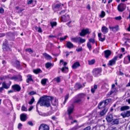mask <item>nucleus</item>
<instances>
[{"instance_id":"1","label":"nucleus","mask_w":130,"mask_h":130,"mask_svg":"<svg viewBox=\"0 0 130 130\" xmlns=\"http://www.w3.org/2000/svg\"><path fill=\"white\" fill-rule=\"evenodd\" d=\"M50 101L52 102V104L53 106H55L57 104V100L56 99H53L52 97L44 96L40 98L37 104V109L38 106L39 104L41 106H44L47 107H49L50 105Z\"/></svg>"},{"instance_id":"2","label":"nucleus","mask_w":130,"mask_h":130,"mask_svg":"<svg viewBox=\"0 0 130 130\" xmlns=\"http://www.w3.org/2000/svg\"><path fill=\"white\" fill-rule=\"evenodd\" d=\"M89 41L87 43V45L90 51L92 49V46L90 43H92L93 44L95 43V41L94 38H90L89 39Z\"/></svg>"},{"instance_id":"3","label":"nucleus","mask_w":130,"mask_h":130,"mask_svg":"<svg viewBox=\"0 0 130 130\" xmlns=\"http://www.w3.org/2000/svg\"><path fill=\"white\" fill-rule=\"evenodd\" d=\"M90 33V32L89 31V29L88 28H86L85 29H83L81 30L79 35L81 36H84L87 34H89Z\"/></svg>"},{"instance_id":"4","label":"nucleus","mask_w":130,"mask_h":130,"mask_svg":"<svg viewBox=\"0 0 130 130\" xmlns=\"http://www.w3.org/2000/svg\"><path fill=\"white\" fill-rule=\"evenodd\" d=\"M126 6L124 4L121 3L118 7V10L121 12L123 11L126 8Z\"/></svg>"},{"instance_id":"5","label":"nucleus","mask_w":130,"mask_h":130,"mask_svg":"<svg viewBox=\"0 0 130 130\" xmlns=\"http://www.w3.org/2000/svg\"><path fill=\"white\" fill-rule=\"evenodd\" d=\"M102 71L101 68H96L94 69L93 71V75L95 76H97Z\"/></svg>"},{"instance_id":"6","label":"nucleus","mask_w":130,"mask_h":130,"mask_svg":"<svg viewBox=\"0 0 130 130\" xmlns=\"http://www.w3.org/2000/svg\"><path fill=\"white\" fill-rule=\"evenodd\" d=\"M49 126L44 124H41L39 128V130H49Z\"/></svg>"},{"instance_id":"7","label":"nucleus","mask_w":130,"mask_h":130,"mask_svg":"<svg viewBox=\"0 0 130 130\" xmlns=\"http://www.w3.org/2000/svg\"><path fill=\"white\" fill-rule=\"evenodd\" d=\"M22 77L20 75L17 76H14L12 77H11L10 78V79H13L15 81H21L22 80Z\"/></svg>"},{"instance_id":"8","label":"nucleus","mask_w":130,"mask_h":130,"mask_svg":"<svg viewBox=\"0 0 130 130\" xmlns=\"http://www.w3.org/2000/svg\"><path fill=\"white\" fill-rule=\"evenodd\" d=\"M117 58L118 57L117 56L114 57L112 59L109 61L108 64L110 66H112L115 64L116 61L117 60Z\"/></svg>"},{"instance_id":"9","label":"nucleus","mask_w":130,"mask_h":130,"mask_svg":"<svg viewBox=\"0 0 130 130\" xmlns=\"http://www.w3.org/2000/svg\"><path fill=\"white\" fill-rule=\"evenodd\" d=\"M12 88L15 91L17 92L20 91L21 89L20 86L17 84H15L13 85Z\"/></svg>"},{"instance_id":"10","label":"nucleus","mask_w":130,"mask_h":130,"mask_svg":"<svg viewBox=\"0 0 130 130\" xmlns=\"http://www.w3.org/2000/svg\"><path fill=\"white\" fill-rule=\"evenodd\" d=\"M121 115L122 116L123 118L128 117L130 116V111H127L122 112L121 114Z\"/></svg>"},{"instance_id":"11","label":"nucleus","mask_w":130,"mask_h":130,"mask_svg":"<svg viewBox=\"0 0 130 130\" xmlns=\"http://www.w3.org/2000/svg\"><path fill=\"white\" fill-rule=\"evenodd\" d=\"M27 79L26 82L27 83H29L30 82H34V80L32 78V76L30 74L28 75L27 76Z\"/></svg>"},{"instance_id":"12","label":"nucleus","mask_w":130,"mask_h":130,"mask_svg":"<svg viewBox=\"0 0 130 130\" xmlns=\"http://www.w3.org/2000/svg\"><path fill=\"white\" fill-rule=\"evenodd\" d=\"M62 21L66 22L69 19V17L68 15H64L62 16L61 18Z\"/></svg>"},{"instance_id":"13","label":"nucleus","mask_w":130,"mask_h":130,"mask_svg":"<svg viewBox=\"0 0 130 130\" xmlns=\"http://www.w3.org/2000/svg\"><path fill=\"white\" fill-rule=\"evenodd\" d=\"M21 120L22 121H24L27 119L26 115L24 113H22L20 116Z\"/></svg>"},{"instance_id":"14","label":"nucleus","mask_w":130,"mask_h":130,"mask_svg":"<svg viewBox=\"0 0 130 130\" xmlns=\"http://www.w3.org/2000/svg\"><path fill=\"white\" fill-rule=\"evenodd\" d=\"M105 57L106 58H108L110 55L111 52V51L109 50H106L104 51Z\"/></svg>"},{"instance_id":"15","label":"nucleus","mask_w":130,"mask_h":130,"mask_svg":"<svg viewBox=\"0 0 130 130\" xmlns=\"http://www.w3.org/2000/svg\"><path fill=\"white\" fill-rule=\"evenodd\" d=\"M109 27L110 29L113 31H117L119 29V26L118 25H116L115 26L112 27L109 26Z\"/></svg>"},{"instance_id":"16","label":"nucleus","mask_w":130,"mask_h":130,"mask_svg":"<svg viewBox=\"0 0 130 130\" xmlns=\"http://www.w3.org/2000/svg\"><path fill=\"white\" fill-rule=\"evenodd\" d=\"M80 66V65L78 62H75L72 66V68L73 69H75L78 67Z\"/></svg>"},{"instance_id":"17","label":"nucleus","mask_w":130,"mask_h":130,"mask_svg":"<svg viewBox=\"0 0 130 130\" xmlns=\"http://www.w3.org/2000/svg\"><path fill=\"white\" fill-rule=\"evenodd\" d=\"M73 109L74 107L72 105L70 106L69 107L68 109V114L69 115H70L73 112Z\"/></svg>"},{"instance_id":"18","label":"nucleus","mask_w":130,"mask_h":130,"mask_svg":"<svg viewBox=\"0 0 130 130\" xmlns=\"http://www.w3.org/2000/svg\"><path fill=\"white\" fill-rule=\"evenodd\" d=\"M108 28L106 26H103L102 27L101 31L104 34L107 33L108 31Z\"/></svg>"},{"instance_id":"19","label":"nucleus","mask_w":130,"mask_h":130,"mask_svg":"<svg viewBox=\"0 0 130 130\" xmlns=\"http://www.w3.org/2000/svg\"><path fill=\"white\" fill-rule=\"evenodd\" d=\"M67 47L69 48H72L73 47V44L70 41H67L66 44Z\"/></svg>"},{"instance_id":"20","label":"nucleus","mask_w":130,"mask_h":130,"mask_svg":"<svg viewBox=\"0 0 130 130\" xmlns=\"http://www.w3.org/2000/svg\"><path fill=\"white\" fill-rule=\"evenodd\" d=\"M106 119L108 122H111L113 120V116L112 115H110L107 116Z\"/></svg>"},{"instance_id":"21","label":"nucleus","mask_w":130,"mask_h":130,"mask_svg":"<svg viewBox=\"0 0 130 130\" xmlns=\"http://www.w3.org/2000/svg\"><path fill=\"white\" fill-rule=\"evenodd\" d=\"M130 108V107L127 106H123L121 107L120 108L121 111L129 109Z\"/></svg>"},{"instance_id":"22","label":"nucleus","mask_w":130,"mask_h":130,"mask_svg":"<svg viewBox=\"0 0 130 130\" xmlns=\"http://www.w3.org/2000/svg\"><path fill=\"white\" fill-rule=\"evenodd\" d=\"M71 40L73 42L78 43L79 37H76L74 38H71Z\"/></svg>"},{"instance_id":"23","label":"nucleus","mask_w":130,"mask_h":130,"mask_svg":"<svg viewBox=\"0 0 130 130\" xmlns=\"http://www.w3.org/2000/svg\"><path fill=\"white\" fill-rule=\"evenodd\" d=\"M43 55L44 56L45 58L47 59H51L52 57L51 56L47 54L46 53H44L43 54Z\"/></svg>"},{"instance_id":"24","label":"nucleus","mask_w":130,"mask_h":130,"mask_svg":"<svg viewBox=\"0 0 130 130\" xmlns=\"http://www.w3.org/2000/svg\"><path fill=\"white\" fill-rule=\"evenodd\" d=\"M2 87H3V88L6 89H8L10 87V85H7L5 82H3L2 83Z\"/></svg>"},{"instance_id":"25","label":"nucleus","mask_w":130,"mask_h":130,"mask_svg":"<svg viewBox=\"0 0 130 130\" xmlns=\"http://www.w3.org/2000/svg\"><path fill=\"white\" fill-rule=\"evenodd\" d=\"M86 41V40L83 39L80 37H79V40L78 43H82Z\"/></svg>"},{"instance_id":"26","label":"nucleus","mask_w":130,"mask_h":130,"mask_svg":"<svg viewBox=\"0 0 130 130\" xmlns=\"http://www.w3.org/2000/svg\"><path fill=\"white\" fill-rule=\"evenodd\" d=\"M47 80V79L46 78H44L42 79L41 81V83L42 84L43 86L45 85Z\"/></svg>"},{"instance_id":"27","label":"nucleus","mask_w":130,"mask_h":130,"mask_svg":"<svg viewBox=\"0 0 130 130\" xmlns=\"http://www.w3.org/2000/svg\"><path fill=\"white\" fill-rule=\"evenodd\" d=\"M97 88V85H95L94 86V88H91V92L92 93H93L95 92V90H96Z\"/></svg>"},{"instance_id":"28","label":"nucleus","mask_w":130,"mask_h":130,"mask_svg":"<svg viewBox=\"0 0 130 130\" xmlns=\"http://www.w3.org/2000/svg\"><path fill=\"white\" fill-rule=\"evenodd\" d=\"M61 70L63 72H67L68 71V68L66 67H63L61 69Z\"/></svg>"},{"instance_id":"29","label":"nucleus","mask_w":130,"mask_h":130,"mask_svg":"<svg viewBox=\"0 0 130 130\" xmlns=\"http://www.w3.org/2000/svg\"><path fill=\"white\" fill-rule=\"evenodd\" d=\"M85 95V94L83 93H81L78 94L77 95V96L79 98L82 99L84 98Z\"/></svg>"},{"instance_id":"30","label":"nucleus","mask_w":130,"mask_h":130,"mask_svg":"<svg viewBox=\"0 0 130 130\" xmlns=\"http://www.w3.org/2000/svg\"><path fill=\"white\" fill-rule=\"evenodd\" d=\"M119 119H118L114 120L112 122V124H118L119 123Z\"/></svg>"},{"instance_id":"31","label":"nucleus","mask_w":130,"mask_h":130,"mask_svg":"<svg viewBox=\"0 0 130 130\" xmlns=\"http://www.w3.org/2000/svg\"><path fill=\"white\" fill-rule=\"evenodd\" d=\"M33 72L37 74L41 72L42 71L40 69H36L34 70L33 71Z\"/></svg>"},{"instance_id":"32","label":"nucleus","mask_w":130,"mask_h":130,"mask_svg":"<svg viewBox=\"0 0 130 130\" xmlns=\"http://www.w3.org/2000/svg\"><path fill=\"white\" fill-rule=\"evenodd\" d=\"M35 29L38 32L40 33L42 32V29L40 27H38L37 26H36L35 27Z\"/></svg>"},{"instance_id":"33","label":"nucleus","mask_w":130,"mask_h":130,"mask_svg":"<svg viewBox=\"0 0 130 130\" xmlns=\"http://www.w3.org/2000/svg\"><path fill=\"white\" fill-rule=\"evenodd\" d=\"M88 62L89 64L92 65L95 63V60L94 59H93L90 60L88 61Z\"/></svg>"},{"instance_id":"34","label":"nucleus","mask_w":130,"mask_h":130,"mask_svg":"<svg viewBox=\"0 0 130 130\" xmlns=\"http://www.w3.org/2000/svg\"><path fill=\"white\" fill-rule=\"evenodd\" d=\"M104 104V105H105L106 104V102L105 101H103L102 102H100L99 104L98 107L99 108H101V106H102L103 104Z\"/></svg>"},{"instance_id":"35","label":"nucleus","mask_w":130,"mask_h":130,"mask_svg":"<svg viewBox=\"0 0 130 130\" xmlns=\"http://www.w3.org/2000/svg\"><path fill=\"white\" fill-rule=\"evenodd\" d=\"M50 24L52 28H53L54 26H56L57 25V23L56 22H51L50 23Z\"/></svg>"},{"instance_id":"36","label":"nucleus","mask_w":130,"mask_h":130,"mask_svg":"<svg viewBox=\"0 0 130 130\" xmlns=\"http://www.w3.org/2000/svg\"><path fill=\"white\" fill-rule=\"evenodd\" d=\"M52 65V64L51 63L47 62L45 64L46 67L48 69Z\"/></svg>"},{"instance_id":"37","label":"nucleus","mask_w":130,"mask_h":130,"mask_svg":"<svg viewBox=\"0 0 130 130\" xmlns=\"http://www.w3.org/2000/svg\"><path fill=\"white\" fill-rule=\"evenodd\" d=\"M15 65L17 68H19L20 66L19 61L17 60L15 62Z\"/></svg>"},{"instance_id":"38","label":"nucleus","mask_w":130,"mask_h":130,"mask_svg":"<svg viewBox=\"0 0 130 130\" xmlns=\"http://www.w3.org/2000/svg\"><path fill=\"white\" fill-rule=\"evenodd\" d=\"M82 102V101L81 99H77L75 101H74L75 103H80Z\"/></svg>"},{"instance_id":"39","label":"nucleus","mask_w":130,"mask_h":130,"mask_svg":"<svg viewBox=\"0 0 130 130\" xmlns=\"http://www.w3.org/2000/svg\"><path fill=\"white\" fill-rule=\"evenodd\" d=\"M106 111H105V109L102 110V111L100 112V115L101 116H103L106 113Z\"/></svg>"},{"instance_id":"40","label":"nucleus","mask_w":130,"mask_h":130,"mask_svg":"<svg viewBox=\"0 0 130 130\" xmlns=\"http://www.w3.org/2000/svg\"><path fill=\"white\" fill-rule=\"evenodd\" d=\"M54 80L57 83H59L60 81V79L59 77H57L54 79Z\"/></svg>"},{"instance_id":"41","label":"nucleus","mask_w":130,"mask_h":130,"mask_svg":"<svg viewBox=\"0 0 130 130\" xmlns=\"http://www.w3.org/2000/svg\"><path fill=\"white\" fill-rule=\"evenodd\" d=\"M67 37V36H66L60 38H59V40L61 42H62L64 40L66 39Z\"/></svg>"},{"instance_id":"42","label":"nucleus","mask_w":130,"mask_h":130,"mask_svg":"<svg viewBox=\"0 0 130 130\" xmlns=\"http://www.w3.org/2000/svg\"><path fill=\"white\" fill-rule=\"evenodd\" d=\"M105 15V12L103 11L101 12V14L100 15V17L101 18H103Z\"/></svg>"},{"instance_id":"43","label":"nucleus","mask_w":130,"mask_h":130,"mask_svg":"<svg viewBox=\"0 0 130 130\" xmlns=\"http://www.w3.org/2000/svg\"><path fill=\"white\" fill-rule=\"evenodd\" d=\"M115 91L114 89L112 88V90L108 93V95H111Z\"/></svg>"},{"instance_id":"44","label":"nucleus","mask_w":130,"mask_h":130,"mask_svg":"<svg viewBox=\"0 0 130 130\" xmlns=\"http://www.w3.org/2000/svg\"><path fill=\"white\" fill-rule=\"evenodd\" d=\"M35 101V99L34 98H32L31 100L29 102V104H32Z\"/></svg>"},{"instance_id":"45","label":"nucleus","mask_w":130,"mask_h":130,"mask_svg":"<svg viewBox=\"0 0 130 130\" xmlns=\"http://www.w3.org/2000/svg\"><path fill=\"white\" fill-rule=\"evenodd\" d=\"M21 110L23 111H26L27 110L26 108L24 105H23L22 107Z\"/></svg>"},{"instance_id":"46","label":"nucleus","mask_w":130,"mask_h":130,"mask_svg":"<svg viewBox=\"0 0 130 130\" xmlns=\"http://www.w3.org/2000/svg\"><path fill=\"white\" fill-rule=\"evenodd\" d=\"M99 40L100 41L103 42V41L105 40V38L104 37H103V38L102 37H100L99 38Z\"/></svg>"},{"instance_id":"47","label":"nucleus","mask_w":130,"mask_h":130,"mask_svg":"<svg viewBox=\"0 0 130 130\" xmlns=\"http://www.w3.org/2000/svg\"><path fill=\"white\" fill-rule=\"evenodd\" d=\"M26 51L27 52H28L29 53H31L33 52V51L31 50V48H27L26 49Z\"/></svg>"},{"instance_id":"48","label":"nucleus","mask_w":130,"mask_h":130,"mask_svg":"<svg viewBox=\"0 0 130 130\" xmlns=\"http://www.w3.org/2000/svg\"><path fill=\"white\" fill-rule=\"evenodd\" d=\"M75 87L78 88V89H80L82 87V85L79 84H76V85Z\"/></svg>"},{"instance_id":"49","label":"nucleus","mask_w":130,"mask_h":130,"mask_svg":"<svg viewBox=\"0 0 130 130\" xmlns=\"http://www.w3.org/2000/svg\"><path fill=\"white\" fill-rule=\"evenodd\" d=\"M69 97V94H68L67 95H66V96H65V101L64 102V103L66 102V101L68 99V98Z\"/></svg>"},{"instance_id":"50","label":"nucleus","mask_w":130,"mask_h":130,"mask_svg":"<svg viewBox=\"0 0 130 130\" xmlns=\"http://www.w3.org/2000/svg\"><path fill=\"white\" fill-rule=\"evenodd\" d=\"M82 47H79V48L77 49H76V51H77L78 52H79L80 51H81L82 50Z\"/></svg>"},{"instance_id":"51","label":"nucleus","mask_w":130,"mask_h":130,"mask_svg":"<svg viewBox=\"0 0 130 130\" xmlns=\"http://www.w3.org/2000/svg\"><path fill=\"white\" fill-rule=\"evenodd\" d=\"M121 16H119L118 17H116L115 18V19L117 20H120L121 19Z\"/></svg>"},{"instance_id":"52","label":"nucleus","mask_w":130,"mask_h":130,"mask_svg":"<svg viewBox=\"0 0 130 130\" xmlns=\"http://www.w3.org/2000/svg\"><path fill=\"white\" fill-rule=\"evenodd\" d=\"M36 94V92H35L34 91H32L29 93V94L30 95H32L35 94Z\"/></svg>"},{"instance_id":"53","label":"nucleus","mask_w":130,"mask_h":130,"mask_svg":"<svg viewBox=\"0 0 130 130\" xmlns=\"http://www.w3.org/2000/svg\"><path fill=\"white\" fill-rule=\"evenodd\" d=\"M91 128L90 126H88L86 127L85 128L84 130H91Z\"/></svg>"},{"instance_id":"54","label":"nucleus","mask_w":130,"mask_h":130,"mask_svg":"<svg viewBox=\"0 0 130 130\" xmlns=\"http://www.w3.org/2000/svg\"><path fill=\"white\" fill-rule=\"evenodd\" d=\"M5 35V33H0V38L4 37Z\"/></svg>"},{"instance_id":"55","label":"nucleus","mask_w":130,"mask_h":130,"mask_svg":"<svg viewBox=\"0 0 130 130\" xmlns=\"http://www.w3.org/2000/svg\"><path fill=\"white\" fill-rule=\"evenodd\" d=\"M28 124L31 126L33 125V124L31 121H29L28 122Z\"/></svg>"},{"instance_id":"56","label":"nucleus","mask_w":130,"mask_h":130,"mask_svg":"<svg viewBox=\"0 0 130 130\" xmlns=\"http://www.w3.org/2000/svg\"><path fill=\"white\" fill-rule=\"evenodd\" d=\"M33 2V0H30L27 1V4H31Z\"/></svg>"},{"instance_id":"57","label":"nucleus","mask_w":130,"mask_h":130,"mask_svg":"<svg viewBox=\"0 0 130 130\" xmlns=\"http://www.w3.org/2000/svg\"><path fill=\"white\" fill-rule=\"evenodd\" d=\"M60 6H61V5L60 4H57L56 5L55 7L56 8H58L60 7Z\"/></svg>"},{"instance_id":"58","label":"nucleus","mask_w":130,"mask_h":130,"mask_svg":"<svg viewBox=\"0 0 130 130\" xmlns=\"http://www.w3.org/2000/svg\"><path fill=\"white\" fill-rule=\"evenodd\" d=\"M4 12V10L3 8H0V13H2Z\"/></svg>"},{"instance_id":"59","label":"nucleus","mask_w":130,"mask_h":130,"mask_svg":"<svg viewBox=\"0 0 130 130\" xmlns=\"http://www.w3.org/2000/svg\"><path fill=\"white\" fill-rule=\"evenodd\" d=\"M48 38H56V36H53V35H49L48 36Z\"/></svg>"},{"instance_id":"60","label":"nucleus","mask_w":130,"mask_h":130,"mask_svg":"<svg viewBox=\"0 0 130 130\" xmlns=\"http://www.w3.org/2000/svg\"><path fill=\"white\" fill-rule=\"evenodd\" d=\"M65 12V10H63L61 11L59 13V14H62L64 13Z\"/></svg>"},{"instance_id":"61","label":"nucleus","mask_w":130,"mask_h":130,"mask_svg":"<svg viewBox=\"0 0 130 130\" xmlns=\"http://www.w3.org/2000/svg\"><path fill=\"white\" fill-rule=\"evenodd\" d=\"M13 91L12 90H10L9 91H8V94H9L10 93H13Z\"/></svg>"},{"instance_id":"62","label":"nucleus","mask_w":130,"mask_h":130,"mask_svg":"<svg viewBox=\"0 0 130 130\" xmlns=\"http://www.w3.org/2000/svg\"><path fill=\"white\" fill-rule=\"evenodd\" d=\"M22 126V125L20 123H19L18 128L19 129H20V127Z\"/></svg>"},{"instance_id":"63","label":"nucleus","mask_w":130,"mask_h":130,"mask_svg":"<svg viewBox=\"0 0 130 130\" xmlns=\"http://www.w3.org/2000/svg\"><path fill=\"white\" fill-rule=\"evenodd\" d=\"M66 57H67L68 56L70 55V52H66Z\"/></svg>"},{"instance_id":"64","label":"nucleus","mask_w":130,"mask_h":130,"mask_svg":"<svg viewBox=\"0 0 130 130\" xmlns=\"http://www.w3.org/2000/svg\"><path fill=\"white\" fill-rule=\"evenodd\" d=\"M110 130H117V129L116 127H112Z\"/></svg>"}]
</instances>
